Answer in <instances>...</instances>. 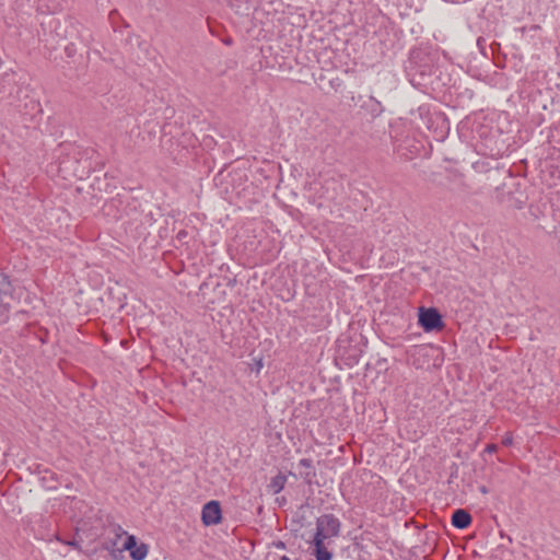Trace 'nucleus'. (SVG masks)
I'll use <instances>...</instances> for the list:
<instances>
[{"mask_svg":"<svg viewBox=\"0 0 560 560\" xmlns=\"http://www.w3.org/2000/svg\"><path fill=\"white\" fill-rule=\"evenodd\" d=\"M438 59V52L429 47L412 48L404 63V71L410 84L419 89L428 88L436 72Z\"/></svg>","mask_w":560,"mask_h":560,"instance_id":"obj_1","label":"nucleus"},{"mask_svg":"<svg viewBox=\"0 0 560 560\" xmlns=\"http://www.w3.org/2000/svg\"><path fill=\"white\" fill-rule=\"evenodd\" d=\"M22 93L23 88L18 84L14 72H4L0 75V102L18 107Z\"/></svg>","mask_w":560,"mask_h":560,"instance_id":"obj_2","label":"nucleus"},{"mask_svg":"<svg viewBox=\"0 0 560 560\" xmlns=\"http://www.w3.org/2000/svg\"><path fill=\"white\" fill-rule=\"evenodd\" d=\"M418 324L425 332L441 331L445 326L441 313L434 307H420Z\"/></svg>","mask_w":560,"mask_h":560,"instance_id":"obj_3","label":"nucleus"},{"mask_svg":"<svg viewBox=\"0 0 560 560\" xmlns=\"http://www.w3.org/2000/svg\"><path fill=\"white\" fill-rule=\"evenodd\" d=\"M201 520L203 525L211 526L221 523L222 510L219 501L211 500L207 502L201 511Z\"/></svg>","mask_w":560,"mask_h":560,"instance_id":"obj_4","label":"nucleus"},{"mask_svg":"<svg viewBox=\"0 0 560 560\" xmlns=\"http://www.w3.org/2000/svg\"><path fill=\"white\" fill-rule=\"evenodd\" d=\"M124 549L129 551L132 560H143L149 551L148 545L144 542L138 544V540L133 535L127 536L124 542Z\"/></svg>","mask_w":560,"mask_h":560,"instance_id":"obj_5","label":"nucleus"},{"mask_svg":"<svg viewBox=\"0 0 560 560\" xmlns=\"http://www.w3.org/2000/svg\"><path fill=\"white\" fill-rule=\"evenodd\" d=\"M316 526H320L329 537H338L341 523L334 514H324L316 520Z\"/></svg>","mask_w":560,"mask_h":560,"instance_id":"obj_6","label":"nucleus"},{"mask_svg":"<svg viewBox=\"0 0 560 560\" xmlns=\"http://www.w3.org/2000/svg\"><path fill=\"white\" fill-rule=\"evenodd\" d=\"M298 466L300 468H303L304 471H300V475H301V478L303 479V481L311 486L315 482V479H316V476H317V472H316V468L314 466V463H313V459L311 458H301L299 460V464Z\"/></svg>","mask_w":560,"mask_h":560,"instance_id":"obj_7","label":"nucleus"},{"mask_svg":"<svg viewBox=\"0 0 560 560\" xmlns=\"http://www.w3.org/2000/svg\"><path fill=\"white\" fill-rule=\"evenodd\" d=\"M471 522V515L464 509H457L452 514L451 523L457 529L468 528Z\"/></svg>","mask_w":560,"mask_h":560,"instance_id":"obj_8","label":"nucleus"},{"mask_svg":"<svg viewBox=\"0 0 560 560\" xmlns=\"http://www.w3.org/2000/svg\"><path fill=\"white\" fill-rule=\"evenodd\" d=\"M285 483H287V476L282 475V474H278L277 476L271 478L267 488L271 493L278 494L279 492H281L283 490Z\"/></svg>","mask_w":560,"mask_h":560,"instance_id":"obj_9","label":"nucleus"},{"mask_svg":"<svg viewBox=\"0 0 560 560\" xmlns=\"http://www.w3.org/2000/svg\"><path fill=\"white\" fill-rule=\"evenodd\" d=\"M365 107L373 117H377L384 112L382 103L373 96H370L369 102L365 104Z\"/></svg>","mask_w":560,"mask_h":560,"instance_id":"obj_10","label":"nucleus"},{"mask_svg":"<svg viewBox=\"0 0 560 560\" xmlns=\"http://www.w3.org/2000/svg\"><path fill=\"white\" fill-rule=\"evenodd\" d=\"M314 557L316 560H331L332 559V552L327 550V548L323 545H318L314 547Z\"/></svg>","mask_w":560,"mask_h":560,"instance_id":"obj_11","label":"nucleus"},{"mask_svg":"<svg viewBox=\"0 0 560 560\" xmlns=\"http://www.w3.org/2000/svg\"><path fill=\"white\" fill-rule=\"evenodd\" d=\"M12 290L10 277L4 272H0V293L8 294Z\"/></svg>","mask_w":560,"mask_h":560,"instance_id":"obj_12","label":"nucleus"},{"mask_svg":"<svg viewBox=\"0 0 560 560\" xmlns=\"http://www.w3.org/2000/svg\"><path fill=\"white\" fill-rule=\"evenodd\" d=\"M327 538H330L328 535H326V532L320 527V526H316V533L314 535V547L320 545L323 546L324 545V540L327 539Z\"/></svg>","mask_w":560,"mask_h":560,"instance_id":"obj_13","label":"nucleus"},{"mask_svg":"<svg viewBox=\"0 0 560 560\" xmlns=\"http://www.w3.org/2000/svg\"><path fill=\"white\" fill-rule=\"evenodd\" d=\"M56 539L58 541H60L61 544H63V545L73 547V548L79 549V550L81 549V546H80L79 541H77L75 539L65 540V539H61L59 536H56Z\"/></svg>","mask_w":560,"mask_h":560,"instance_id":"obj_14","label":"nucleus"},{"mask_svg":"<svg viewBox=\"0 0 560 560\" xmlns=\"http://www.w3.org/2000/svg\"><path fill=\"white\" fill-rule=\"evenodd\" d=\"M188 236V232L186 230H179L176 234V240L180 243V244H185L186 243V238Z\"/></svg>","mask_w":560,"mask_h":560,"instance_id":"obj_15","label":"nucleus"},{"mask_svg":"<svg viewBox=\"0 0 560 560\" xmlns=\"http://www.w3.org/2000/svg\"><path fill=\"white\" fill-rule=\"evenodd\" d=\"M502 444L504 446H511L513 444V435L511 432H506L502 439Z\"/></svg>","mask_w":560,"mask_h":560,"instance_id":"obj_16","label":"nucleus"},{"mask_svg":"<svg viewBox=\"0 0 560 560\" xmlns=\"http://www.w3.org/2000/svg\"><path fill=\"white\" fill-rule=\"evenodd\" d=\"M9 308L7 305H0V323L4 322L8 318Z\"/></svg>","mask_w":560,"mask_h":560,"instance_id":"obj_17","label":"nucleus"},{"mask_svg":"<svg viewBox=\"0 0 560 560\" xmlns=\"http://www.w3.org/2000/svg\"><path fill=\"white\" fill-rule=\"evenodd\" d=\"M271 547L276 548V549H280V550H284L287 548V545L284 541L282 540H273L271 544H270Z\"/></svg>","mask_w":560,"mask_h":560,"instance_id":"obj_18","label":"nucleus"},{"mask_svg":"<svg viewBox=\"0 0 560 560\" xmlns=\"http://www.w3.org/2000/svg\"><path fill=\"white\" fill-rule=\"evenodd\" d=\"M498 451V445L497 444H487L486 447H485V452L486 453H495Z\"/></svg>","mask_w":560,"mask_h":560,"instance_id":"obj_19","label":"nucleus"},{"mask_svg":"<svg viewBox=\"0 0 560 560\" xmlns=\"http://www.w3.org/2000/svg\"><path fill=\"white\" fill-rule=\"evenodd\" d=\"M538 28H539V25H532V26L529 27V30H530V31H536V30H538Z\"/></svg>","mask_w":560,"mask_h":560,"instance_id":"obj_20","label":"nucleus"},{"mask_svg":"<svg viewBox=\"0 0 560 560\" xmlns=\"http://www.w3.org/2000/svg\"><path fill=\"white\" fill-rule=\"evenodd\" d=\"M280 560H291L288 556L280 557Z\"/></svg>","mask_w":560,"mask_h":560,"instance_id":"obj_21","label":"nucleus"},{"mask_svg":"<svg viewBox=\"0 0 560 560\" xmlns=\"http://www.w3.org/2000/svg\"><path fill=\"white\" fill-rule=\"evenodd\" d=\"M517 209H522L523 208V202H518L517 206H516Z\"/></svg>","mask_w":560,"mask_h":560,"instance_id":"obj_22","label":"nucleus"},{"mask_svg":"<svg viewBox=\"0 0 560 560\" xmlns=\"http://www.w3.org/2000/svg\"><path fill=\"white\" fill-rule=\"evenodd\" d=\"M522 33H524L526 31V26H523L520 28Z\"/></svg>","mask_w":560,"mask_h":560,"instance_id":"obj_23","label":"nucleus"}]
</instances>
